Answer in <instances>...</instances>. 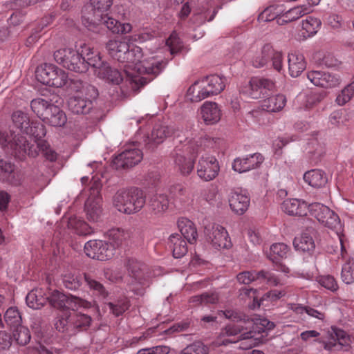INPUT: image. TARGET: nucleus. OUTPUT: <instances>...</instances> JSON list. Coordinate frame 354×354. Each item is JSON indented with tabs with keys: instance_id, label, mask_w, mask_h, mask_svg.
<instances>
[{
	"instance_id": "f3484780",
	"label": "nucleus",
	"mask_w": 354,
	"mask_h": 354,
	"mask_svg": "<svg viewBox=\"0 0 354 354\" xmlns=\"http://www.w3.org/2000/svg\"><path fill=\"white\" fill-rule=\"evenodd\" d=\"M84 252L90 258L106 261L111 258L113 251L105 241L91 240L85 243Z\"/></svg>"
},
{
	"instance_id": "3c124183",
	"label": "nucleus",
	"mask_w": 354,
	"mask_h": 354,
	"mask_svg": "<svg viewBox=\"0 0 354 354\" xmlns=\"http://www.w3.org/2000/svg\"><path fill=\"white\" fill-rule=\"evenodd\" d=\"M68 225L70 229L79 235H88L93 232L92 227L88 224L77 217L71 218Z\"/></svg>"
},
{
	"instance_id": "4c0bfd02",
	"label": "nucleus",
	"mask_w": 354,
	"mask_h": 354,
	"mask_svg": "<svg viewBox=\"0 0 354 354\" xmlns=\"http://www.w3.org/2000/svg\"><path fill=\"white\" fill-rule=\"evenodd\" d=\"M186 239L179 234H172L169 238V246L172 250L174 258H181L187 252Z\"/></svg>"
},
{
	"instance_id": "5fc2aeb1",
	"label": "nucleus",
	"mask_w": 354,
	"mask_h": 354,
	"mask_svg": "<svg viewBox=\"0 0 354 354\" xmlns=\"http://www.w3.org/2000/svg\"><path fill=\"white\" fill-rule=\"evenodd\" d=\"M71 312L66 310L63 311L62 314L58 317L55 326L56 329L62 333H68L74 334L73 328L71 326Z\"/></svg>"
},
{
	"instance_id": "2eb2a0df",
	"label": "nucleus",
	"mask_w": 354,
	"mask_h": 354,
	"mask_svg": "<svg viewBox=\"0 0 354 354\" xmlns=\"http://www.w3.org/2000/svg\"><path fill=\"white\" fill-rule=\"evenodd\" d=\"M205 234L207 241L215 249H228L232 245L227 231L220 225L214 224L211 227H206Z\"/></svg>"
},
{
	"instance_id": "6ab92c4d",
	"label": "nucleus",
	"mask_w": 354,
	"mask_h": 354,
	"mask_svg": "<svg viewBox=\"0 0 354 354\" xmlns=\"http://www.w3.org/2000/svg\"><path fill=\"white\" fill-rule=\"evenodd\" d=\"M236 278L239 283L243 284H249L256 281L270 286H277L280 283L279 279L273 273L266 271L259 272L245 271L239 273Z\"/></svg>"
},
{
	"instance_id": "774afa93",
	"label": "nucleus",
	"mask_w": 354,
	"mask_h": 354,
	"mask_svg": "<svg viewBox=\"0 0 354 354\" xmlns=\"http://www.w3.org/2000/svg\"><path fill=\"white\" fill-rule=\"evenodd\" d=\"M319 282L322 286L331 291H335L338 288L337 281L335 278L330 275L321 277Z\"/></svg>"
},
{
	"instance_id": "a19ab883",
	"label": "nucleus",
	"mask_w": 354,
	"mask_h": 354,
	"mask_svg": "<svg viewBox=\"0 0 354 354\" xmlns=\"http://www.w3.org/2000/svg\"><path fill=\"white\" fill-rule=\"evenodd\" d=\"M342 246V244L340 243ZM341 256L346 261L342 266L341 277L342 281L351 284L354 282V257H348L346 248L344 250V255L342 254V249L341 248Z\"/></svg>"
},
{
	"instance_id": "6e6d98bb",
	"label": "nucleus",
	"mask_w": 354,
	"mask_h": 354,
	"mask_svg": "<svg viewBox=\"0 0 354 354\" xmlns=\"http://www.w3.org/2000/svg\"><path fill=\"white\" fill-rule=\"evenodd\" d=\"M107 305L112 314L118 317L129 309L130 303L127 297H122L115 301L109 302Z\"/></svg>"
},
{
	"instance_id": "680f3d73",
	"label": "nucleus",
	"mask_w": 354,
	"mask_h": 354,
	"mask_svg": "<svg viewBox=\"0 0 354 354\" xmlns=\"http://www.w3.org/2000/svg\"><path fill=\"white\" fill-rule=\"evenodd\" d=\"M209 348L202 342L196 341L187 345L180 354H208Z\"/></svg>"
},
{
	"instance_id": "7ed1b4c3",
	"label": "nucleus",
	"mask_w": 354,
	"mask_h": 354,
	"mask_svg": "<svg viewBox=\"0 0 354 354\" xmlns=\"http://www.w3.org/2000/svg\"><path fill=\"white\" fill-rule=\"evenodd\" d=\"M218 138H212L205 136L197 140L185 139L183 142L176 145L171 153L175 169L183 176L189 175L194 169L195 158L207 149L216 147Z\"/></svg>"
},
{
	"instance_id": "0e129e2a",
	"label": "nucleus",
	"mask_w": 354,
	"mask_h": 354,
	"mask_svg": "<svg viewBox=\"0 0 354 354\" xmlns=\"http://www.w3.org/2000/svg\"><path fill=\"white\" fill-rule=\"evenodd\" d=\"M283 57L281 52L277 51L273 48V53L270 56V60L272 62V67L274 70L277 71L279 73H282L283 70Z\"/></svg>"
},
{
	"instance_id": "c85d7f7f",
	"label": "nucleus",
	"mask_w": 354,
	"mask_h": 354,
	"mask_svg": "<svg viewBox=\"0 0 354 354\" xmlns=\"http://www.w3.org/2000/svg\"><path fill=\"white\" fill-rule=\"evenodd\" d=\"M321 21L311 16L308 17L302 21L301 30L298 33L297 39L306 40V39L314 36L320 28Z\"/></svg>"
},
{
	"instance_id": "ddd939ff",
	"label": "nucleus",
	"mask_w": 354,
	"mask_h": 354,
	"mask_svg": "<svg viewBox=\"0 0 354 354\" xmlns=\"http://www.w3.org/2000/svg\"><path fill=\"white\" fill-rule=\"evenodd\" d=\"M274 87V82L268 78L254 77L248 86L241 88V93L252 99H260L268 95Z\"/></svg>"
},
{
	"instance_id": "864d4df0",
	"label": "nucleus",
	"mask_w": 354,
	"mask_h": 354,
	"mask_svg": "<svg viewBox=\"0 0 354 354\" xmlns=\"http://www.w3.org/2000/svg\"><path fill=\"white\" fill-rule=\"evenodd\" d=\"M106 236L113 246L122 245L129 237L128 232L120 228H112L108 230Z\"/></svg>"
},
{
	"instance_id": "a878e982",
	"label": "nucleus",
	"mask_w": 354,
	"mask_h": 354,
	"mask_svg": "<svg viewBox=\"0 0 354 354\" xmlns=\"http://www.w3.org/2000/svg\"><path fill=\"white\" fill-rule=\"evenodd\" d=\"M229 204L231 209L237 214H243L250 205V198L242 191H232L230 194Z\"/></svg>"
},
{
	"instance_id": "49530a36",
	"label": "nucleus",
	"mask_w": 354,
	"mask_h": 354,
	"mask_svg": "<svg viewBox=\"0 0 354 354\" xmlns=\"http://www.w3.org/2000/svg\"><path fill=\"white\" fill-rule=\"evenodd\" d=\"M54 106L55 104L43 98H36L30 102L32 111L43 121L53 109L51 107Z\"/></svg>"
},
{
	"instance_id": "2f4dec72",
	"label": "nucleus",
	"mask_w": 354,
	"mask_h": 354,
	"mask_svg": "<svg viewBox=\"0 0 354 354\" xmlns=\"http://www.w3.org/2000/svg\"><path fill=\"white\" fill-rule=\"evenodd\" d=\"M289 74L292 77H297L305 70L306 63L302 54L291 53L288 56Z\"/></svg>"
},
{
	"instance_id": "1a4fd4ad",
	"label": "nucleus",
	"mask_w": 354,
	"mask_h": 354,
	"mask_svg": "<svg viewBox=\"0 0 354 354\" xmlns=\"http://www.w3.org/2000/svg\"><path fill=\"white\" fill-rule=\"evenodd\" d=\"M47 301L50 304L62 311L66 310H78L79 308L89 309L93 306V304L86 299L78 297L66 295L64 293L54 290L47 296Z\"/></svg>"
},
{
	"instance_id": "473e14b6",
	"label": "nucleus",
	"mask_w": 354,
	"mask_h": 354,
	"mask_svg": "<svg viewBox=\"0 0 354 354\" xmlns=\"http://www.w3.org/2000/svg\"><path fill=\"white\" fill-rule=\"evenodd\" d=\"M102 18L97 26L103 24L113 33L127 34L132 29V26L129 23L121 24L119 21L109 16L107 13L103 15Z\"/></svg>"
},
{
	"instance_id": "8fccbe9b",
	"label": "nucleus",
	"mask_w": 354,
	"mask_h": 354,
	"mask_svg": "<svg viewBox=\"0 0 354 354\" xmlns=\"http://www.w3.org/2000/svg\"><path fill=\"white\" fill-rule=\"evenodd\" d=\"M27 305L33 309H39L47 302V296H44L41 289L31 290L26 297Z\"/></svg>"
},
{
	"instance_id": "13d9d810",
	"label": "nucleus",
	"mask_w": 354,
	"mask_h": 354,
	"mask_svg": "<svg viewBox=\"0 0 354 354\" xmlns=\"http://www.w3.org/2000/svg\"><path fill=\"white\" fill-rule=\"evenodd\" d=\"M4 320L6 324L11 328L21 326V317L16 308L11 307L6 310L4 315Z\"/></svg>"
},
{
	"instance_id": "79ce46f5",
	"label": "nucleus",
	"mask_w": 354,
	"mask_h": 354,
	"mask_svg": "<svg viewBox=\"0 0 354 354\" xmlns=\"http://www.w3.org/2000/svg\"><path fill=\"white\" fill-rule=\"evenodd\" d=\"M77 310H75L71 312V326H72V328H73L74 333L77 330H86L90 326L92 322L90 315L81 312H77Z\"/></svg>"
},
{
	"instance_id": "bf43d9fd",
	"label": "nucleus",
	"mask_w": 354,
	"mask_h": 354,
	"mask_svg": "<svg viewBox=\"0 0 354 354\" xmlns=\"http://www.w3.org/2000/svg\"><path fill=\"white\" fill-rule=\"evenodd\" d=\"M354 96V80L346 86L337 95L335 102L339 106H344Z\"/></svg>"
},
{
	"instance_id": "f257e3e1",
	"label": "nucleus",
	"mask_w": 354,
	"mask_h": 354,
	"mask_svg": "<svg viewBox=\"0 0 354 354\" xmlns=\"http://www.w3.org/2000/svg\"><path fill=\"white\" fill-rule=\"evenodd\" d=\"M14 126L19 129L0 131V145L4 151L15 158L23 160L26 155L35 157L40 151L50 162L55 161L57 153L41 138L46 135L44 126L39 122L30 121L28 115L21 111L12 113Z\"/></svg>"
},
{
	"instance_id": "f03ea898",
	"label": "nucleus",
	"mask_w": 354,
	"mask_h": 354,
	"mask_svg": "<svg viewBox=\"0 0 354 354\" xmlns=\"http://www.w3.org/2000/svg\"><path fill=\"white\" fill-rule=\"evenodd\" d=\"M124 72L126 82H129L133 91L153 80L163 69L165 62L157 56H147L139 46L129 44L124 54Z\"/></svg>"
},
{
	"instance_id": "c03bdc74",
	"label": "nucleus",
	"mask_w": 354,
	"mask_h": 354,
	"mask_svg": "<svg viewBox=\"0 0 354 354\" xmlns=\"http://www.w3.org/2000/svg\"><path fill=\"white\" fill-rule=\"evenodd\" d=\"M304 181L313 187H322L328 181L326 174L320 169H311L304 175Z\"/></svg>"
},
{
	"instance_id": "c756f323",
	"label": "nucleus",
	"mask_w": 354,
	"mask_h": 354,
	"mask_svg": "<svg viewBox=\"0 0 354 354\" xmlns=\"http://www.w3.org/2000/svg\"><path fill=\"white\" fill-rule=\"evenodd\" d=\"M311 8L307 5H301L283 12L281 17L277 19V24L283 25L286 23L297 20L302 16L310 13Z\"/></svg>"
},
{
	"instance_id": "b1692460",
	"label": "nucleus",
	"mask_w": 354,
	"mask_h": 354,
	"mask_svg": "<svg viewBox=\"0 0 354 354\" xmlns=\"http://www.w3.org/2000/svg\"><path fill=\"white\" fill-rule=\"evenodd\" d=\"M199 115L206 124H214L221 120V111L216 102L206 101L201 106Z\"/></svg>"
},
{
	"instance_id": "6e6552de",
	"label": "nucleus",
	"mask_w": 354,
	"mask_h": 354,
	"mask_svg": "<svg viewBox=\"0 0 354 354\" xmlns=\"http://www.w3.org/2000/svg\"><path fill=\"white\" fill-rule=\"evenodd\" d=\"M36 78L43 84L61 88L68 81V73L52 64L45 63L37 68Z\"/></svg>"
},
{
	"instance_id": "c9c22d12",
	"label": "nucleus",
	"mask_w": 354,
	"mask_h": 354,
	"mask_svg": "<svg viewBox=\"0 0 354 354\" xmlns=\"http://www.w3.org/2000/svg\"><path fill=\"white\" fill-rule=\"evenodd\" d=\"M286 101V97L284 95L277 94L262 100L261 106L263 110L268 112H279L284 108Z\"/></svg>"
},
{
	"instance_id": "7c9ffc66",
	"label": "nucleus",
	"mask_w": 354,
	"mask_h": 354,
	"mask_svg": "<svg viewBox=\"0 0 354 354\" xmlns=\"http://www.w3.org/2000/svg\"><path fill=\"white\" fill-rule=\"evenodd\" d=\"M129 43L122 39L109 40L106 49L109 55L120 62L124 61V54L129 49Z\"/></svg>"
},
{
	"instance_id": "aec40b11",
	"label": "nucleus",
	"mask_w": 354,
	"mask_h": 354,
	"mask_svg": "<svg viewBox=\"0 0 354 354\" xmlns=\"http://www.w3.org/2000/svg\"><path fill=\"white\" fill-rule=\"evenodd\" d=\"M143 154L138 148L126 149L113 160V165L117 169H125L135 166L142 159Z\"/></svg>"
},
{
	"instance_id": "412c9836",
	"label": "nucleus",
	"mask_w": 354,
	"mask_h": 354,
	"mask_svg": "<svg viewBox=\"0 0 354 354\" xmlns=\"http://www.w3.org/2000/svg\"><path fill=\"white\" fill-rule=\"evenodd\" d=\"M323 345L326 351L337 349V347L348 346L350 342V338L343 330L332 328L330 332H328L327 337L317 340Z\"/></svg>"
},
{
	"instance_id": "9d476101",
	"label": "nucleus",
	"mask_w": 354,
	"mask_h": 354,
	"mask_svg": "<svg viewBox=\"0 0 354 354\" xmlns=\"http://www.w3.org/2000/svg\"><path fill=\"white\" fill-rule=\"evenodd\" d=\"M79 50L72 48H62L54 53V59L63 67L77 73H84L87 71V64L82 59Z\"/></svg>"
},
{
	"instance_id": "e433bc0d",
	"label": "nucleus",
	"mask_w": 354,
	"mask_h": 354,
	"mask_svg": "<svg viewBox=\"0 0 354 354\" xmlns=\"http://www.w3.org/2000/svg\"><path fill=\"white\" fill-rule=\"evenodd\" d=\"M209 96L202 79L196 81L189 86L187 92V98L193 102H200Z\"/></svg>"
},
{
	"instance_id": "4d7b16f0",
	"label": "nucleus",
	"mask_w": 354,
	"mask_h": 354,
	"mask_svg": "<svg viewBox=\"0 0 354 354\" xmlns=\"http://www.w3.org/2000/svg\"><path fill=\"white\" fill-rule=\"evenodd\" d=\"M84 280L90 290H93L95 295L102 298H106L109 295L104 286L89 274H84Z\"/></svg>"
},
{
	"instance_id": "f704fd0d",
	"label": "nucleus",
	"mask_w": 354,
	"mask_h": 354,
	"mask_svg": "<svg viewBox=\"0 0 354 354\" xmlns=\"http://www.w3.org/2000/svg\"><path fill=\"white\" fill-rule=\"evenodd\" d=\"M0 180L14 185L20 183L19 175L15 171V165L3 159H0Z\"/></svg>"
},
{
	"instance_id": "cd10ccee",
	"label": "nucleus",
	"mask_w": 354,
	"mask_h": 354,
	"mask_svg": "<svg viewBox=\"0 0 354 354\" xmlns=\"http://www.w3.org/2000/svg\"><path fill=\"white\" fill-rule=\"evenodd\" d=\"M308 206L307 203L304 201L290 198L283 202L281 209L290 215L304 216L308 214Z\"/></svg>"
},
{
	"instance_id": "9b49d317",
	"label": "nucleus",
	"mask_w": 354,
	"mask_h": 354,
	"mask_svg": "<svg viewBox=\"0 0 354 354\" xmlns=\"http://www.w3.org/2000/svg\"><path fill=\"white\" fill-rule=\"evenodd\" d=\"M127 268L132 277L131 290L138 295H142L145 288L149 286L146 266L134 258H129L127 261Z\"/></svg>"
},
{
	"instance_id": "393cba45",
	"label": "nucleus",
	"mask_w": 354,
	"mask_h": 354,
	"mask_svg": "<svg viewBox=\"0 0 354 354\" xmlns=\"http://www.w3.org/2000/svg\"><path fill=\"white\" fill-rule=\"evenodd\" d=\"M288 252L289 248L287 245L283 243H277L270 246L268 254V258L277 265V270L286 274L289 273L290 270L286 266L279 263V260L286 258Z\"/></svg>"
},
{
	"instance_id": "052dcab7",
	"label": "nucleus",
	"mask_w": 354,
	"mask_h": 354,
	"mask_svg": "<svg viewBox=\"0 0 354 354\" xmlns=\"http://www.w3.org/2000/svg\"><path fill=\"white\" fill-rule=\"evenodd\" d=\"M13 337L19 345L24 346L30 342L31 336L28 328L19 326L14 328Z\"/></svg>"
},
{
	"instance_id": "09e8293b",
	"label": "nucleus",
	"mask_w": 354,
	"mask_h": 354,
	"mask_svg": "<svg viewBox=\"0 0 354 354\" xmlns=\"http://www.w3.org/2000/svg\"><path fill=\"white\" fill-rule=\"evenodd\" d=\"M149 206L150 209L154 214H162L169 207L167 196L165 194L154 195L150 201Z\"/></svg>"
},
{
	"instance_id": "ea45409f",
	"label": "nucleus",
	"mask_w": 354,
	"mask_h": 354,
	"mask_svg": "<svg viewBox=\"0 0 354 354\" xmlns=\"http://www.w3.org/2000/svg\"><path fill=\"white\" fill-rule=\"evenodd\" d=\"M81 48L82 50L80 54L82 57V59L85 60L87 64V68L88 66H91L96 70L100 66H102L104 61L102 60L99 52L93 50L92 48L85 44L81 46Z\"/></svg>"
},
{
	"instance_id": "4468645a",
	"label": "nucleus",
	"mask_w": 354,
	"mask_h": 354,
	"mask_svg": "<svg viewBox=\"0 0 354 354\" xmlns=\"http://www.w3.org/2000/svg\"><path fill=\"white\" fill-rule=\"evenodd\" d=\"M220 171L218 161L214 156L201 155L196 165V173L203 181L215 179Z\"/></svg>"
},
{
	"instance_id": "a211bd4d",
	"label": "nucleus",
	"mask_w": 354,
	"mask_h": 354,
	"mask_svg": "<svg viewBox=\"0 0 354 354\" xmlns=\"http://www.w3.org/2000/svg\"><path fill=\"white\" fill-rule=\"evenodd\" d=\"M307 77L315 86L326 88L336 87L342 82L340 76L337 74L319 71L308 72Z\"/></svg>"
},
{
	"instance_id": "bb28decb",
	"label": "nucleus",
	"mask_w": 354,
	"mask_h": 354,
	"mask_svg": "<svg viewBox=\"0 0 354 354\" xmlns=\"http://www.w3.org/2000/svg\"><path fill=\"white\" fill-rule=\"evenodd\" d=\"M95 72L98 77L113 84L118 85L123 80V76L121 73L118 70L111 68L109 64L105 62H104L102 66H100Z\"/></svg>"
},
{
	"instance_id": "423d86ee",
	"label": "nucleus",
	"mask_w": 354,
	"mask_h": 354,
	"mask_svg": "<svg viewBox=\"0 0 354 354\" xmlns=\"http://www.w3.org/2000/svg\"><path fill=\"white\" fill-rule=\"evenodd\" d=\"M308 213H309L311 216L315 218L325 227L335 231L339 243L342 244V254L344 255V235L342 233V225L338 215L328 207L319 203H314L308 205Z\"/></svg>"
},
{
	"instance_id": "a18cd8bd",
	"label": "nucleus",
	"mask_w": 354,
	"mask_h": 354,
	"mask_svg": "<svg viewBox=\"0 0 354 354\" xmlns=\"http://www.w3.org/2000/svg\"><path fill=\"white\" fill-rule=\"evenodd\" d=\"M293 245L296 250L308 253L313 252L315 248L313 238L307 232L296 236L293 241Z\"/></svg>"
},
{
	"instance_id": "dca6fc26",
	"label": "nucleus",
	"mask_w": 354,
	"mask_h": 354,
	"mask_svg": "<svg viewBox=\"0 0 354 354\" xmlns=\"http://www.w3.org/2000/svg\"><path fill=\"white\" fill-rule=\"evenodd\" d=\"M85 203L84 209L87 218L91 222H98L102 214V197L100 194V188L97 185L93 189Z\"/></svg>"
},
{
	"instance_id": "603ef678",
	"label": "nucleus",
	"mask_w": 354,
	"mask_h": 354,
	"mask_svg": "<svg viewBox=\"0 0 354 354\" xmlns=\"http://www.w3.org/2000/svg\"><path fill=\"white\" fill-rule=\"evenodd\" d=\"M282 5H272L266 8L259 16V20L263 21H270L276 20L281 17L283 12Z\"/></svg>"
},
{
	"instance_id": "20e7f679",
	"label": "nucleus",
	"mask_w": 354,
	"mask_h": 354,
	"mask_svg": "<svg viewBox=\"0 0 354 354\" xmlns=\"http://www.w3.org/2000/svg\"><path fill=\"white\" fill-rule=\"evenodd\" d=\"M69 87L75 93L68 101L69 109L76 114L88 113L93 107V100L98 95L97 89L92 85L75 80H71Z\"/></svg>"
},
{
	"instance_id": "4be33fe9",
	"label": "nucleus",
	"mask_w": 354,
	"mask_h": 354,
	"mask_svg": "<svg viewBox=\"0 0 354 354\" xmlns=\"http://www.w3.org/2000/svg\"><path fill=\"white\" fill-rule=\"evenodd\" d=\"M174 125H167L163 123L156 124L153 128L147 146L153 149L157 145L162 143L167 137L174 135L176 132Z\"/></svg>"
},
{
	"instance_id": "39448f33",
	"label": "nucleus",
	"mask_w": 354,
	"mask_h": 354,
	"mask_svg": "<svg viewBox=\"0 0 354 354\" xmlns=\"http://www.w3.org/2000/svg\"><path fill=\"white\" fill-rule=\"evenodd\" d=\"M112 203L118 212L128 215L134 214L145 205L146 194L138 187L120 189L113 196Z\"/></svg>"
},
{
	"instance_id": "0eeeda50",
	"label": "nucleus",
	"mask_w": 354,
	"mask_h": 354,
	"mask_svg": "<svg viewBox=\"0 0 354 354\" xmlns=\"http://www.w3.org/2000/svg\"><path fill=\"white\" fill-rule=\"evenodd\" d=\"M113 5V0H90L82 10V24L88 30L95 31L99 21L103 19Z\"/></svg>"
},
{
	"instance_id": "37998d69",
	"label": "nucleus",
	"mask_w": 354,
	"mask_h": 354,
	"mask_svg": "<svg viewBox=\"0 0 354 354\" xmlns=\"http://www.w3.org/2000/svg\"><path fill=\"white\" fill-rule=\"evenodd\" d=\"M202 80L210 96L220 93L225 86V78L217 75L207 76Z\"/></svg>"
},
{
	"instance_id": "de8ad7c7",
	"label": "nucleus",
	"mask_w": 354,
	"mask_h": 354,
	"mask_svg": "<svg viewBox=\"0 0 354 354\" xmlns=\"http://www.w3.org/2000/svg\"><path fill=\"white\" fill-rule=\"evenodd\" d=\"M51 109H53L46 117L44 122L53 127L64 126L67 121L66 113L56 105L52 106Z\"/></svg>"
},
{
	"instance_id": "338daca9",
	"label": "nucleus",
	"mask_w": 354,
	"mask_h": 354,
	"mask_svg": "<svg viewBox=\"0 0 354 354\" xmlns=\"http://www.w3.org/2000/svg\"><path fill=\"white\" fill-rule=\"evenodd\" d=\"M170 348L167 346H156L151 348H142L138 351V354H169Z\"/></svg>"
},
{
	"instance_id": "5701e85b",
	"label": "nucleus",
	"mask_w": 354,
	"mask_h": 354,
	"mask_svg": "<svg viewBox=\"0 0 354 354\" xmlns=\"http://www.w3.org/2000/svg\"><path fill=\"white\" fill-rule=\"evenodd\" d=\"M263 161V156L259 153H255L244 158H236L233 162L232 168L239 173L246 172L257 168Z\"/></svg>"
},
{
	"instance_id": "58836bf2",
	"label": "nucleus",
	"mask_w": 354,
	"mask_h": 354,
	"mask_svg": "<svg viewBox=\"0 0 354 354\" xmlns=\"http://www.w3.org/2000/svg\"><path fill=\"white\" fill-rule=\"evenodd\" d=\"M273 53V47L270 44H266L259 51L256 52L251 59L252 65L257 68H262L268 64L270 56Z\"/></svg>"
},
{
	"instance_id": "72a5a7b5",
	"label": "nucleus",
	"mask_w": 354,
	"mask_h": 354,
	"mask_svg": "<svg viewBox=\"0 0 354 354\" xmlns=\"http://www.w3.org/2000/svg\"><path fill=\"white\" fill-rule=\"evenodd\" d=\"M178 227L180 232L181 236L186 239L190 244L196 241L197 230L192 221L187 218H180L178 220Z\"/></svg>"
},
{
	"instance_id": "f8f14e48",
	"label": "nucleus",
	"mask_w": 354,
	"mask_h": 354,
	"mask_svg": "<svg viewBox=\"0 0 354 354\" xmlns=\"http://www.w3.org/2000/svg\"><path fill=\"white\" fill-rule=\"evenodd\" d=\"M218 315H224L227 319H230L237 322H243L248 325L245 326L239 323L228 324L222 332L223 334H225L228 337L235 336L244 329H250L252 328V325L255 324L253 318H250L248 316L233 310H220L218 311Z\"/></svg>"
},
{
	"instance_id": "69168bd1",
	"label": "nucleus",
	"mask_w": 354,
	"mask_h": 354,
	"mask_svg": "<svg viewBox=\"0 0 354 354\" xmlns=\"http://www.w3.org/2000/svg\"><path fill=\"white\" fill-rule=\"evenodd\" d=\"M64 286L70 290H76L80 286V281L77 277L72 274H65L63 276Z\"/></svg>"
},
{
	"instance_id": "e2e57ef3",
	"label": "nucleus",
	"mask_w": 354,
	"mask_h": 354,
	"mask_svg": "<svg viewBox=\"0 0 354 354\" xmlns=\"http://www.w3.org/2000/svg\"><path fill=\"white\" fill-rule=\"evenodd\" d=\"M170 53L174 55L178 53L183 48V44L176 32H173L166 41Z\"/></svg>"
}]
</instances>
